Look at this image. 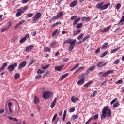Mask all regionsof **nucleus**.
I'll return each mask as SVG.
<instances>
[{"label": "nucleus", "mask_w": 124, "mask_h": 124, "mask_svg": "<svg viewBox=\"0 0 124 124\" xmlns=\"http://www.w3.org/2000/svg\"><path fill=\"white\" fill-rule=\"evenodd\" d=\"M64 67V65H62L61 66H55V70H57V71H61V70H62V68Z\"/></svg>", "instance_id": "obj_11"}, {"label": "nucleus", "mask_w": 124, "mask_h": 124, "mask_svg": "<svg viewBox=\"0 0 124 124\" xmlns=\"http://www.w3.org/2000/svg\"><path fill=\"white\" fill-rule=\"evenodd\" d=\"M57 99H58V98L57 97L54 98L53 101L51 103V105H50L51 108H54V107H55V105H56V102H57Z\"/></svg>", "instance_id": "obj_15"}, {"label": "nucleus", "mask_w": 124, "mask_h": 124, "mask_svg": "<svg viewBox=\"0 0 124 124\" xmlns=\"http://www.w3.org/2000/svg\"><path fill=\"white\" fill-rule=\"evenodd\" d=\"M29 37H30V35L28 34H26L23 38H22L19 41L20 43H24V42H25V41L27 40V38H29Z\"/></svg>", "instance_id": "obj_10"}, {"label": "nucleus", "mask_w": 124, "mask_h": 124, "mask_svg": "<svg viewBox=\"0 0 124 124\" xmlns=\"http://www.w3.org/2000/svg\"><path fill=\"white\" fill-rule=\"evenodd\" d=\"M56 119H57V114H55L54 115L53 119L52 120V122H55V121L56 120Z\"/></svg>", "instance_id": "obj_62"}, {"label": "nucleus", "mask_w": 124, "mask_h": 124, "mask_svg": "<svg viewBox=\"0 0 124 124\" xmlns=\"http://www.w3.org/2000/svg\"><path fill=\"white\" fill-rule=\"evenodd\" d=\"M57 19L58 18V16H53L52 18H51L50 20H49V22L50 23H52V22H54V21H56V20H57Z\"/></svg>", "instance_id": "obj_27"}, {"label": "nucleus", "mask_w": 124, "mask_h": 124, "mask_svg": "<svg viewBox=\"0 0 124 124\" xmlns=\"http://www.w3.org/2000/svg\"><path fill=\"white\" fill-rule=\"evenodd\" d=\"M27 16L29 18H31V17H32V16H33V14H32V13H29V14H27Z\"/></svg>", "instance_id": "obj_60"}, {"label": "nucleus", "mask_w": 124, "mask_h": 124, "mask_svg": "<svg viewBox=\"0 0 124 124\" xmlns=\"http://www.w3.org/2000/svg\"><path fill=\"white\" fill-rule=\"evenodd\" d=\"M79 65L80 64H78L74 66V67L70 70V71H73V70H75V69H77L78 67H79Z\"/></svg>", "instance_id": "obj_31"}, {"label": "nucleus", "mask_w": 124, "mask_h": 124, "mask_svg": "<svg viewBox=\"0 0 124 124\" xmlns=\"http://www.w3.org/2000/svg\"><path fill=\"white\" fill-rule=\"evenodd\" d=\"M45 71L44 70H42L40 69H38L37 73V74H42V73H44Z\"/></svg>", "instance_id": "obj_40"}, {"label": "nucleus", "mask_w": 124, "mask_h": 124, "mask_svg": "<svg viewBox=\"0 0 124 124\" xmlns=\"http://www.w3.org/2000/svg\"><path fill=\"white\" fill-rule=\"evenodd\" d=\"M8 30H9V27H8L7 26L4 27L2 28L1 32L2 33L3 32H4V31H8Z\"/></svg>", "instance_id": "obj_22"}, {"label": "nucleus", "mask_w": 124, "mask_h": 124, "mask_svg": "<svg viewBox=\"0 0 124 124\" xmlns=\"http://www.w3.org/2000/svg\"><path fill=\"white\" fill-rule=\"evenodd\" d=\"M69 111H70V113H73V112L75 111V108L74 107L71 108H70Z\"/></svg>", "instance_id": "obj_54"}, {"label": "nucleus", "mask_w": 124, "mask_h": 124, "mask_svg": "<svg viewBox=\"0 0 124 124\" xmlns=\"http://www.w3.org/2000/svg\"><path fill=\"white\" fill-rule=\"evenodd\" d=\"M44 50L45 52H50V51H51V49L48 47H45Z\"/></svg>", "instance_id": "obj_46"}, {"label": "nucleus", "mask_w": 124, "mask_h": 124, "mask_svg": "<svg viewBox=\"0 0 124 124\" xmlns=\"http://www.w3.org/2000/svg\"><path fill=\"white\" fill-rule=\"evenodd\" d=\"M120 49H121V48L120 47H118L116 49L112 50L110 53H111V54L116 53V52H117V51H119V50H120Z\"/></svg>", "instance_id": "obj_33"}, {"label": "nucleus", "mask_w": 124, "mask_h": 124, "mask_svg": "<svg viewBox=\"0 0 124 124\" xmlns=\"http://www.w3.org/2000/svg\"><path fill=\"white\" fill-rule=\"evenodd\" d=\"M124 16H123L122 17V18L120 20L119 23L118 24V25H123L124 24Z\"/></svg>", "instance_id": "obj_28"}, {"label": "nucleus", "mask_w": 124, "mask_h": 124, "mask_svg": "<svg viewBox=\"0 0 124 124\" xmlns=\"http://www.w3.org/2000/svg\"><path fill=\"white\" fill-rule=\"evenodd\" d=\"M90 37H91V35H87L86 36H85L84 38L82 39V41H86V40H87V39L90 38Z\"/></svg>", "instance_id": "obj_38"}, {"label": "nucleus", "mask_w": 124, "mask_h": 124, "mask_svg": "<svg viewBox=\"0 0 124 124\" xmlns=\"http://www.w3.org/2000/svg\"><path fill=\"white\" fill-rule=\"evenodd\" d=\"M108 54V51H105L104 53H103L100 56V58H103L106 56Z\"/></svg>", "instance_id": "obj_42"}, {"label": "nucleus", "mask_w": 124, "mask_h": 124, "mask_svg": "<svg viewBox=\"0 0 124 124\" xmlns=\"http://www.w3.org/2000/svg\"><path fill=\"white\" fill-rule=\"evenodd\" d=\"M41 77H42L41 75L38 74V75L36 76L35 79L36 80H38V79H40V78H41Z\"/></svg>", "instance_id": "obj_52"}, {"label": "nucleus", "mask_w": 124, "mask_h": 124, "mask_svg": "<svg viewBox=\"0 0 124 124\" xmlns=\"http://www.w3.org/2000/svg\"><path fill=\"white\" fill-rule=\"evenodd\" d=\"M120 62V59L116 60L113 63V64H118Z\"/></svg>", "instance_id": "obj_59"}, {"label": "nucleus", "mask_w": 124, "mask_h": 124, "mask_svg": "<svg viewBox=\"0 0 124 124\" xmlns=\"http://www.w3.org/2000/svg\"><path fill=\"white\" fill-rule=\"evenodd\" d=\"M116 84H123V80H119L117 82H116Z\"/></svg>", "instance_id": "obj_64"}, {"label": "nucleus", "mask_w": 124, "mask_h": 124, "mask_svg": "<svg viewBox=\"0 0 124 124\" xmlns=\"http://www.w3.org/2000/svg\"><path fill=\"white\" fill-rule=\"evenodd\" d=\"M6 66H7V63H4L2 66L0 68V72H1V71L4 70V68H5Z\"/></svg>", "instance_id": "obj_24"}, {"label": "nucleus", "mask_w": 124, "mask_h": 124, "mask_svg": "<svg viewBox=\"0 0 124 124\" xmlns=\"http://www.w3.org/2000/svg\"><path fill=\"white\" fill-rule=\"evenodd\" d=\"M26 65H27L26 61H23L21 62L20 64L19 65L18 69L20 70V69H21L22 68H24V67H25Z\"/></svg>", "instance_id": "obj_7"}, {"label": "nucleus", "mask_w": 124, "mask_h": 124, "mask_svg": "<svg viewBox=\"0 0 124 124\" xmlns=\"http://www.w3.org/2000/svg\"><path fill=\"white\" fill-rule=\"evenodd\" d=\"M34 48V46L31 45H29L27 47H26L25 49L26 52H29V51H31V50H32Z\"/></svg>", "instance_id": "obj_14"}, {"label": "nucleus", "mask_w": 124, "mask_h": 124, "mask_svg": "<svg viewBox=\"0 0 124 124\" xmlns=\"http://www.w3.org/2000/svg\"><path fill=\"white\" fill-rule=\"evenodd\" d=\"M72 118V120H73V121H75V120L78 119V116L77 115H73Z\"/></svg>", "instance_id": "obj_55"}, {"label": "nucleus", "mask_w": 124, "mask_h": 124, "mask_svg": "<svg viewBox=\"0 0 124 124\" xmlns=\"http://www.w3.org/2000/svg\"><path fill=\"white\" fill-rule=\"evenodd\" d=\"M92 121H93V117H91V118L88 121H87L85 124H89L90 123H91V122H92Z\"/></svg>", "instance_id": "obj_57"}, {"label": "nucleus", "mask_w": 124, "mask_h": 124, "mask_svg": "<svg viewBox=\"0 0 124 124\" xmlns=\"http://www.w3.org/2000/svg\"><path fill=\"white\" fill-rule=\"evenodd\" d=\"M76 5H77V1H73L70 4V7H74L75 6H76Z\"/></svg>", "instance_id": "obj_19"}, {"label": "nucleus", "mask_w": 124, "mask_h": 124, "mask_svg": "<svg viewBox=\"0 0 124 124\" xmlns=\"http://www.w3.org/2000/svg\"><path fill=\"white\" fill-rule=\"evenodd\" d=\"M85 68L84 66L80 67L79 68H78L76 71H81V70H82V69H84Z\"/></svg>", "instance_id": "obj_58"}, {"label": "nucleus", "mask_w": 124, "mask_h": 124, "mask_svg": "<svg viewBox=\"0 0 124 124\" xmlns=\"http://www.w3.org/2000/svg\"><path fill=\"white\" fill-rule=\"evenodd\" d=\"M95 67H96V66H95V65H93V66H91L86 71V73H87V74L90 73V72H91V71H93V70H94V69L95 68Z\"/></svg>", "instance_id": "obj_13"}, {"label": "nucleus", "mask_w": 124, "mask_h": 124, "mask_svg": "<svg viewBox=\"0 0 124 124\" xmlns=\"http://www.w3.org/2000/svg\"><path fill=\"white\" fill-rule=\"evenodd\" d=\"M80 20H81V17H78V18L76 19L74 21V22L73 23V25L74 26H76V25H77V23H79V22L80 21Z\"/></svg>", "instance_id": "obj_18"}, {"label": "nucleus", "mask_w": 124, "mask_h": 124, "mask_svg": "<svg viewBox=\"0 0 124 124\" xmlns=\"http://www.w3.org/2000/svg\"><path fill=\"white\" fill-rule=\"evenodd\" d=\"M121 6H122V4H121L120 3H118L115 5V7H116L117 10H119V9H120V8H121Z\"/></svg>", "instance_id": "obj_44"}, {"label": "nucleus", "mask_w": 124, "mask_h": 124, "mask_svg": "<svg viewBox=\"0 0 124 124\" xmlns=\"http://www.w3.org/2000/svg\"><path fill=\"white\" fill-rule=\"evenodd\" d=\"M102 77H107L108 76V74L107 72H105L102 75Z\"/></svg>", "instance_id": "obj_63"}, {"label": "nucleus", "mask_w": 124, "mask_h": 124, "mask_svg": "<svg viewBox=\"0 0 124 124\" xmlns=\"http://www.w3.org/2000/svg\"><path fill=\"white\" fill-rule=\"evenodd\" d=\"M68 76V73L64 74L60 78V81H62V80H63V79H64L66 77H67Z\"/></svg>", "instance_id": "obj_21"}, {"label": "nucleus", "mask_w": 124, "mask_h": 124, "mask_svg": "<svg viewBox=\"0 0 124 124\" xmlns=\"http://www.w3.org/2000/svg\"><path fill=\"white\" fill-rule=\"evenodd\" d=\"M108 43H105L101 47L102 50H103V49H105L106 48H107V46H108Z\"/></svg>", "instance_id": "obj_34"}, {"label": "nucleus", "mask_w": 124, "mask_h": 124, "mask_svg": "<svg viewBox=\"0 0 124 124\" xmlns=\"http://www.w3.org/2000/svg\"><path fill=\"white\" fill-rule=\"evenodd\" d=\"M18 64L17 63H14L12 65H10L7 67V70L10 72H12L14 69H15V67H17Z\"/></svg>", "instance_id": "obj_3"}, {"label": "nucleus", "mask_w": 124, "mask_h": 124, "mask_svg": "<svg viewBox=\"0 0 124 124\" xmlns=\"http://www.w3.org/2000/svg\"><path fill=\"white\" fill-rule=\"evenodd\" d=\"M34 62H35V60L32 59L31 60L29 63L28 66H31V64H32V63H33Z\"/></svg>", "instance_id": "obj_45"}, {"label": "nucleus", "mask_w": 124, "mask_h": 124, "mask_svg": "<svg viewBox=\"0 0 124 124\" xmlns=\"http://www.w3.org/2000/svg\"><path fill=\"white\" fill-rule=\"evenodd\" d=\"M49 66H50V64H47L45 66H43L42 67V69H44V70L47 69V68H48Z\"/></svg>", "instance_id": "obj_49"}, {"label": "nucleus", "mask_w": 124, "mask_h": 124, "mask_svg": "<svg viewBox=\"0 0 124 124\" xmlns=\"http://www.w3.org/2000/svg\"><path fill=\"white\" fill-rule=\"evenodd\" d=\"M63 15V13L62 12H60L58 14V15L56 16V17L59 19V18H61L62 16Z\"/></svg>", "instance_id": "obj_36"}, {"label": "nucleus", "mask_w": 124, "mask_h": 124, "mask_svg": "<svg viewBox=\"0 0 124 124\" xmlns=\"http://www.w3.org/2000/svg\"><path fill=\"white\" fill-rule=\"evenodd\" d=\"M107 73H108V75H109V74H112V73H114V70H108L107 71Z\"/></svg>", "instance_id": "obj_51"}, {"label": "nucleus", "mask_w": 124, "mask_h": 124, "mask_svg": "<svg viewBox=\"0 0 124 124\" xmlns=\"http://www.w3.org/2000/svg\"><path fill=\"white\" fill-rule=\"evenodd\" d=\"M59 24H60V22H57L56 23L52 24L51 27H52V28H55V27H56V26H58V25H59Z\"/></svg>", "instance_id": "obj_53"}, {"label": "nucleus", "mask_w": 124, "mask_h": 124, "mask_svg": "<svg viewBox=\"0 0 124 124\" xmlns=\"http://www.w3.org/2000/svg\"><path fill=\"white\" fill-rule=\"evenodd\" d=\"M112 28V25H109L108 27L105 28L104 30H101V32H107L110 29Z\"/></svg>", "instance_id": "obj_16"}, {"label": "nucleus", "mask_w": 124, "mask_h": 124, "mask_svg": "<svg viewBox=\"0 0 124 124\" xmlns=\"http://www.w3.org/2000/svg\"><path fill=\"white\" fill-rule=\"evenodd\" d=\"M119 105H120V104L119 103H118V102L115 103L113 105V107H114V108H116L118 107V106H119Z\"/></svg>", "instance_id": "obj_50"}, {"label": "nucleus", "mask_w": 124, "mask_h": 124, "mask_svg": "<svg viewBox=\"0 0 124 124\" xmlns=\"http://www.w3.org/2000/svg\"><path fill=\"white\" fill-rule=\"evenodd\" d=\"M84 83H85V80L79 79V80L77 82V84L79 85V86H82Z\"/></svg>", "instance_id": "obj_30"}, {"label": "nucleus", "mask_w": 124, "mask_h": 124, "mask_svg": "<svg viewBox=\"0 0 124 124\" xmlns=\"http://www.w3.org/2000/svg\"><path fill=\"white\" fill-rule=\"evenodd\" d=\"M71 100H72V102H73L74 103H75V102H76V101H78L79 98H78L77 97L74 98V97L72 96L71 97Z\"/></svg>", "instance_id": "obj_26"}, {"label": "nucleus", "mask_w": 124, "mask_h": 124, "mask_svg": "<svg viewBox=\"0 0 124 124\" xmlns=\"http://www.w3.org/2000/svg\"><path fill=\"white\" fill-rule=\"evenodd\" d=\"M41 16V13H37L33 17V22H37V21H38V19H39Z\"/></svg>", "instance_id": "obj_6"}, {"label": "nucleus", "mask_w": 124, "mask_h": 124, "mask_svg": "<svg viewBox=\"0 0 124 124\" xmlns=\"http://www.w3.org/2000/svg\"><path fill=\"white\" fill-rule=\"evenodd\" d=\"M50 94H51V92L49 91H45L43 93V97L44 99H48L50 97Z\"/></svg>", "instance_id": "obj_5"}, {"label": "nucleus", "mask_w": 124, "mask_h": 124, "mask_svg": "<svg viewBox=\"0 0 124 124\" xmlns=\"http://www.w3.org/2000/svg\"><path fill=\"white\" fill-rule=\"evenodd\" d=\"M70 41H72V39H68L65 42H63V44L64 45V44H66V43H70Z\"/></svg>", "instance_id": "obj_48"}, {"label": "nucleus", "mask_w": 124, "mask_h": 124, "mask_svg": "<svg viewBox=\"0 0 124 124\" xmlns=\"http://www.w3.org/2000/svg\"><path fill=\"white\" fill-rule=\"evenodd\" d=\"M56 44H57V42H56V41H54L51 42L49 44V47L53 48V47H54V46H55L56 45Z\"/></svg>", "instance_id": "obj_25"}, {"label": "nucleus", "mask_w": 124, "mask_h": 124, "mask_svg": "<svg viewBox=\"0 0 124 124\" xmlns=\"http://www.w3.org/2000/svg\"><path fill=\"white\" fill-rule=\"evenodd\" d=\"M22 13H24L23 10L21 9H18L17 10V12L16 14V16L17 17H20V16L22 15Z\"/></svg>", "instance_id": "obj_12"}, {"label": "nucleus", "mask_w": 124, "mask_h": 124, "mask_svg": "<svg viewBox=\"0 0 124 124\" xmlns=\"http://www.w3.org/2000/svg\"><path fill=\"white\" fill-rule=\"evenodd\" d=\"M83 37H84V34L81 33L77 37V39L78 40H80V39H81V38H83Z\"/></svg>", "instance_id": "obj_47"}, {"label": "nucleus", "mask_w": 124, "mask_h": 124, "mask_svg": "<svg viewBox=\"0 0 124 124\" xmlns=\"http://www.w3.org/2000/svg\"><path fill=\"white\" fill-rule=\"evenodd\" d=\"M96 94H97V91H95L92 94H91L90 97H94Z\"/></svg>", "instance_id": "obj_37"}, {"label": "nucleus", "mask_w": 124, "mask_h": 124, "mask_svg": "<svg viewBox=\"0 0 124 124\" xmlns=\"http://www.w3.org/2000/svg\"><path fill=\"white\" fill-rule=\"evenodd\" d=\"M59 31V29H56L52 33V36H55L57 33Z\"/></svg>", "instance_id": "obj_39"}, {"label": "nucleus", "mask_w": 124, "mask_h": 124, "mask_svg": "<svg viewBox=\"0 0 124 124\" xmlns=\"http://www.w3.org/2000/svg\"><path fill=\"white\" fill-rule=\"evenodd\" d=\"M107 63V62H106L105 63L103 61H101L100 62H99L97 65V67H103V66H105L106 65V64Z\"/></svg>", "instance_id": "obj_9"}, {"label": "nucleus", "mask_w": 124, "mask_h": 124, "mask_svg": "<svg viewBox=\"0 0 124 124\" xmlns=\"http://www.w3.org/2000/svg\"><path fill=\"white\" fill-rule=\"evenodd\" d=\"M92 118L93 120H97V119H98V114H96Z\"/></svg>", "instance_id": "obj_61"}, {"label": "nucleus", "mask_w": 124, "mask_h": 124, "mask_svg": "<svg viewBox=\"0 0 124 124\" xmlns=\"http://www.w3.org/2000/svg\"><path fill=\"white\" fill-rule=\"evenodd\" d=\"M81 32V29H78V31H73V35L74 36H76L78 34H79Z\"/></svg>", "instance_id": "obj_17"}, {"label": "nucleus", "mask_w": 124, "mask_h": 124, "mask_svg": "<svg viewBox=\"0 0 124 124\" xmlns=\"http://www.w3.org/2000/svg\"><path fill=\"white\" fill-rule=\"evenodd\" d=\"M75 19H77V16H72L70 18V19L71 20V21H73L74 20H75Z\"/></svg>", "instance_id": "obj_56"}, {"label": "nucleus", "mask_w": 124, "mask_h": 124, "mask_svg": "<svg viewBox=\"0 0 124 124\" xmlns=\"http://www.w3.org/2000/svg\"><path fill=\"white\" fill-rule=\"evenodd\" d=\"M81 20L83 22H85L86 21H90L91 17H82Z\"/></svg>", "instance_id": "obj_29"}, {"label": "nucleus", "mask_w": 124, "mask_h": 124, "mask_svg": "<svg viewBox=\"0 0 124 124\" xmlns=\"http://www.w3.org/2000/svg\"><path fill=\"white\" fill-rule=\"evenodd\" d=\"M93 81H90L89 82H88L87 83L85 84L84 85V87H89V86H91V85H92V84H93Z\"/></svg>", "instance_id": "obj_32"}, {"label": "nucleus", "mask_w": 124, "mask_h": 124, "mask_svg": "<svg viewBox=\"0 0 124 124\" xmlns=\"http://www.w3.org/2000/svg\"><path fill=\"white\" fill-rule=\"evenodd\" d=\"M34 102L35 104H37L39 102V98H38V97L36 96H34Z\"/></svg>", "instance_id": "obj_20"}, {"label": "nucleus", "mask_w": 124, "mask_h": 124, "mask_svg": "<svg viewBox=\"0 0 124 124\" xmlns=\"http://www.w3.org/2000/svg\"><path fill=\"white\" fill-rule=\"evenodd\" d=\"M83 27V23H78L77 25L76 28H77V29H80V28Z\"/></svg>", "instance_id": "obj_35"}, {"label": "nucleus", "mask_w": 124, "mask_h": 124, "mask_svg": "<svg viewBox=\"0 0 124 124\" xmlns=\"http://www.w3.org/2000/svg\"><path fill=\"white\" fill-rule=\"evenodd\" d=\"M12 105V103H11V102H9L8 103V108H9V110L10 111V113H12V109H11V106Z\"/></svg>", "instance_id": "obj_23"}, {"label": "nucleus", "mask_w": 124, "mask_h": 124, "mask_svg": "<svg viewBox=\"0 0 124 124\" xmlns=\"http://www.w3.org/2000/svg\"><path fill=\"white\" fill-rule=\"evenodd\" d=\"M20 78V74L17 73L15 75V79L17 80V79H19Z\"/></svg>", "instance_id": "obj_43"}, {"label": "nucleus", "mask_w": 124, "mask_h": 124, "mask_svg": "<svg viewBox=\"0 0 124 124\" xmlns=\"http://www.w3.org/2000/svg\"><path fill=\"white\" fill-rule=\"evenodd\" d=\"M108 106L104 107L102 110V114H101V120H104L105 118L108 117V118H110L112 116V113L111 112V109H108Z\"/></svg>", "instance_id": "obj_1"}, {"label": "nucleus", "mask_w": 124, "mask_h": 124, "mask_svg": "<svg viewBox=\"0 0 124 124\" xmlns=\"http://www.w3.org/2000/svg\"><path fill=\"white\" fill-rule=\"evenodd\" d=\"M78 79L85 81V79H86V73L80 74L78 76Z\"/></svg>", "instance_id": "obj_8"}, {"label": "nucleus", "mask_w": 124, "mask_h": 124, "mask_svg": "<svg viewBox=\"0 0 124 124\" xmlns=\"http://www.w3.org/2000/svg\"><path fill=\"white\" fill-rule=\"evenodd\" d=\"M104 2H101L98 4H97L96 5V7L98 9H100L101 10H105V9H107L108 6H110L111 5V4L110 3H107L103 5Z\"/></svg>", "instance_id": "obj_2"}, {"label": "nucleus", "mask_w": 124, "mask_h": 124, "mask_svg": "<svg viewBox=\"0 0 124 124\" xmlns=\"http://www.w3.org/2000/svg\"><path fill=\"white\" fill-rule=\"evenodd\" d=\"M66 117V110L64 111V113L63 115L62 120L63 122L65 121V118Z\"/></svg>", "instance_id": "obj_41"}, {"label": "nucleus", "mask_w": 124, "mask_h": 124, "mask_svg": "<svg viewBox=\"0 0 124 124\" xmlns=\"http://www.w3.org/2000/svg\"><path fill=\"white\" fill-rule=\"evenodd\" d=\"M76 43V40H72V41H70V46L69 47V51H72L74 49V46H75V44Z\"/></svg>", "instance_id": "obj_4"}]
</instances>
